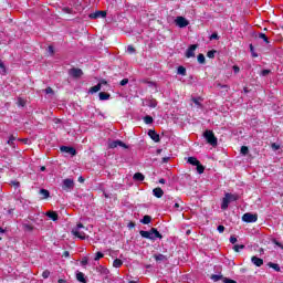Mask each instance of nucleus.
<instances>
[{
  "label": "nucleus",
  "instance_id": "7ed1b4c3",
  "mask_svg": "<svg viewBox=\"0 0 283 283\" xmlns=\"http://www.w3.org/2000/svg\"><path fill=\"white\" fill-rule=\"evenodd\" d=\"M203 138H206L208 145H211L212 147L218 146V138L212 130H206L203 133Z\"/></svg>",
  "mask_w": 283,
  "mask_h": 283
},
{
  "label": "nucleus",
  "instance_id": "603ef678",
  "mask_svg": "<svg viewBox=\"0 0 283 283\" xmlns=\"http://www.w3.org/2000/svg\"><path fill=\"white\" fill-rule=\"evenodd\" d=\"M230 242H231V244H235V242H238V238L230 237Z\"/></svg>",
  "mask_w": 283,
  "mask_h": 283
},
{
  "label": "nucleus",
  "instance_id": "0e129e2a",
  "mask_svg": "<svg viewBox=\"0 0 283 283\" xmlns=\"http://www.w3.org/2000/svg\"><path fill=\"white\" fill-rule=\"evenodd\" d=\"M78 182H85V179L83 177H78Z\"/></svg>",
  "mask_w": 283,
  "mask_h": 283
},
{
  "label": "nucleus",
  "instance_id": "9b49d317",
  "mask_svg": "<svg viewBox=\"0 0 283 283\" xmlns=\"http://www.w3.org/2000/svg\"><path fill=\"white\" fill-rule=\"evenodd\" d=\"M69 74L70 76H73V78H81V76H83V71L81 69H71Z\"/></svg>",
  "mask_w": 283,
  "mask_h": 283
},
{
  "label": "nucleus",
  "instance_id": "1a4fd4ad",
  "mask_svg": "<svg viewBox=\"0 0 283 283\" xmlns=\"http://www.w3.org/2000/svg\"><path fill=\"white\" fill-rule=\"evenodd\" d=\"M108 147L111 149H116V147H123L124 149H127V145L120 140H114L108 144Z\"/></svg>",
  "mask_w": 283,
  "mask_h": 283
},
{
  "label": "nucleus",
  "instance_id": "6ab92c4d",
  "mask_svg": "<svg viewBox=\"0 0 283 283\" xmlns=\"http://www.w3.org/2000/svg\"><path fill=\"white\" fill-rule=\"evenodd\" d=\"M268 266H270V269H273L277 273H280V271H281L280 264H277V263L270 262V263H268Z\"/></svg>",
  "mask_w": 283,
  "mask_h": 283
},
{
  "label": "nucleus",
  "instance_id": "4d7b16f0",
  "mask_svg": "<svg viewBox=\"0 0 283 283\" xmlns=\"http://www.w3.org/2000/svg\"><path fill=\"white\" fill-rule=\"evenodd\" d=\"M210 39H211V41H213L214 39H218V33H212Z\"/></svg>",
  "mask_w": 283,
  "mask_h": 283
},
{
  "label": "nucleus",
  "instance_id": "c03bdc74",
  "mask_svg": "<svg viewBox=\"0 0 283 283\" xmlns=\"http://www.w3.org/2000/svg\"><path fill=\"white\" fill-rule=\"evenodd\" d=\"M127 52H128L129 54H134V53L136 52V50L134 49V46L128 45Z\"/></svg>",
  "mask_w": 283,
  "mask_h": 283
},
{
  "label": "nucleus",
  "instance_id": "5701e85b",
  "mask_svg": "<svg viewBox=\"0 0 283 283\" xmlns=\"http://www.w3.org/2000/svg\"><path fill=\"white\" fill-rule=\"evenodd\" d=\"M115 269H120L123 266V261L120 259H115L113 262Z\"/></svg>",
  "mask_w": 283,
  "mask_h": 283
},
{
  "label": "nucleus",
  "instance_id": "a211bd4d",
  "mask_svg": "<svg viewBox=\"0 0 283 283\" xmlns=\"http://www.w3.org/2000/svg\"><path fill=\"white\" fill-rule=\"evenodd\" d=\"M46 216H48V218L53 220V222H56V220H59V214H56V212H54V211L46 212Z\"/></svg>",
  "mask_w": 283,
  "mask_h": 283
},
{
  "label": "nucleus",
  "instance_id": "3c124183",
  "mask_svg": "<svg viewBox=\"0 0 283 283\" xmlns=\"http://www.w3.org/2000/svg\"><path fill=\"white\" fill-rule=\"evenodd\" d=\"M192 103H195V105H197V107H200V99L192 98Z\"/></svg>",
  "mask_w": 283,
  "mask_h": 283
},
{
  "label": "nucleus",
  "instance_id": "338daca9",
  "mask_svg": "<svg viewBox=\"0 0 283 283\" xmlns=\"http://www.w3.org/2000/svg\"><path fill=\"white\" fill-rule=\"evenodd\" d=\"M160 185H165V179L159 180Z\"/></svg>",
  "mask_w": 283,
  "mask_h": 283
},
{
  "label": "nucleus",
  "instance_id": "c85d7f7f",
  "mask_svg": "<svg viewBox=\"0 0 283 283\" xmlns=\"http://www.w3.org/2000/svg\"><path fill=\"white\" fill-rule=\"evenodd\" d=\"M197 60H198V63H200L201 65L205 64V54L200 53L198 56H197Z\"/></svg>",
  "mask_w": 283,
  "mask_h": 283
},
{
  "label": "nucleus",
  "instance_id": "cd10ccee",
  "mask_svg": "<svg viewBox=\"0 0 283 283\" xmlns=\"http://www.w3.org/2000/svg\"><path fill=\"white\" fill-rule=\"evenodd\" d=\"M151 222V217L150 216H145L142 220L143 224H149Z\"/></svg>",
  "mask_w": 283,
  "mask_h": 283
},
{
  "label": "nucleus",
  "instance_id": "9d476101",
  "mask_svg": "<svg viewBox=\"0 0 283 283\" xmlns=\"http://www.w3.org/2000/svg\"><path fill=\"white\" fill-rule=\"evenodd\" d=\"M60 151L63 154H70V156H76V149H74V147L62 146Z\"/></svg>",
  "mask_w": 283,
  "mask_h": 283
},
{
  "label": "nucleus",
  "instance_id": "20e7f679",
  "mask_svg": "<svg viewBox=\"0 0 283 283\" xmlns=\"http://www.w3.org/2000/svg\"><path fill=\"white\" fill-rule=\"evenodd\" d=\"M233 201H235V197L231 193H226V196L221 202V209L223 211H227V209H229V205H231V202H233Z\"/></svg>",
  "mask_w": 283,
  "mask_h": 283
},
{
  "label": "nucleus",
  "instance_id": "37998d69",
  "mask_svg": "<svg viewBox=\"0 0 283 283\" xmlns=\"http://www.w3.org/2000/svg\"><path fill=\"white\" fill-rule=\"evenodd\" d=\"M211 280H213L214 282H218V281L222 280V275H212Z\"/></svg>",
  "mask_w": 283,
  "mask_h": 283
},
{
  "label": "nucleus",
  "instance_id": "79ce46f5",
  "mask_svg": "<svg viewBox=\"0 0 283 283\" xmlns=\"http://www.w3.org/2000/svg\"><path fill=\"white\" fill-rule=\"evenodd\" d=\"M208 59H213L216 56V51H209L207 53Z\"/></svg>",
  "mask_w": 283,
  "mask_h": 283
},
{
  "label": "nucleus",
  "instance_id": "09e8293b",
  "mask_svg": "<svg viewBox=\"0 0 283 283\" xmlns=\"http://www.w3.org/2000/svg\"><path fill=\"white\" fill-rule=\"evenodd\" d=\"M127 83H129V80H128V78H124V80L120 81L119 84H120L122 86H125V85H127Z\"/></svg>",
  "mask_w": 283,
  "mask_h": 283
},
{
  "label": "nucleus",
  "instance_id": "f8f14e48",
  "mask_svg": "<svg viewBox=\"0 0 283 283\" xmlns=\"http://www.w3.org/2000/svg\"><path fill=\"white\" fill-rule=\"evenodd\" d=\"M144 105H146V107H150V108H156L158 107V101L154 99V98H148L144 102Z\"/></svg>",
  "mask_w": 283,
  "mask_h": 283
},
{
  "label": "nucleus",
  "instance_id": "4be33fe9",
  "mask_svg": "<svg viewBox=\"0 0 283 283\" xmlns=\"http://www.w3.org/2000/svg\"><path fill=\"white\" fill-rule=\"evenodd\" d=\"M133 178L134 180H138L139 182H143V180H145V176L140 172H136Z\"/></svg>",
  "mask_w": 283,
  "mask_h": 283
},
{
  "label": "nucleus",
  "instance_id": "774afa93",
  "mask_svg": "<svg viewBox=\"0 0 283 283\" xmlns=\"http://www.w3.org/2000/svg\"><path fill=\"white\" fill-rule=\"evenodd\" d=\"M40 170H41V171H45V166H42V167L40 168Z\"/></svg>",
  "mask_w": 283,
  "mask_h": 283
},
{
  "label": "nucleus",
  "instance_id": "69168bd1",
  "mask_svg": "<svg viewBox=\"0 0 283 283\" xmlns=\"http://www.w3.org/2000/svg\"><path fill=\"white\" fill-rule=\"evenodd\" d=\"M57 282H59V283H65V280L59 279Z\"/></svg>",
  "mask_w": 283,
  "mask_h": 283
},
{
  "label": "nucleus",
  "instance_id": "2f4dec72",
  "mask_svg": "<svg viewBox=\"0 0 283 283\" xmlns=\"http://www.w3.org/2000/svg\"><path fill=\"white\" fill-rule=\"evenodd\" d=\"M40 195L43 196V198H50V191L45 189H41Z\"/></svg>",
  "mask_w": 283,
  "mask_h": 283
},
{
  "label": "nucleus",
  "instance_id": "c756f323",
  "mask_svg": "<svg viewBox=\"0 0 283 283\" xmlns=\"http://www.w3.org/2000/svg\"><path fill=\"white\" fill-rule=\"evenodd\" d=\"M18 107H25V99L23 97H18Z\"/></svg>",
  "mask_w": 283,
  "mask_h": 283
},
{
  "label": "nucleus",
  "instance_id": "5fc2aeb1",
  "mask_svg": "<svg viewBox=\"0 0 283 283\" xmlns=\"http://www.w3.org/2000/svg\"><path fill=\"white\" fill-rule=\"evenodd\" d=\"M48 52H49V54H54V48L53 46H49L48 48Z\"/></svg>",
  "mask_w": 283,
  "mask_h": 283
},
{
  "label": "nucleus",
  "instance_id": "7c9ffc66",
  "mask_svg": "<svg viewBox=\"0 0 283 283\" xmlns=\"http://www.w3.org/2000/svg\"><path fill=\"white\" fill-rule=\"evenodd\" d=\"M155 260L157 262H163L164 260H166L165 254H156Z\"/></svg>",
  "mask_w": 283,
  "mask_h": 283
},
{
  "label": "nucleus",
  "instance_id": "e433bc0d",
  "mask_svg": "<svg viewBox=\"0 0 283 283\" xmlns=\"http://www.w3.org/2000/svg\"><path fill=\"white\" fill-rule=\"evenodd\" d=\"M241 154H242L243 156H247V154H249V147L242 146V147H241Z\"/></svg>",
  "mask_w": 283,
  "mask_h": 283
},
{
  "label": "nucleus",
  "instance_id": "8fccbe9b",
  "mask_svg": "<svg viewBox=\"0 0 283 283\" xmlns=\"http://www.w3.org/2000/svg\"><path fill=\"white\" fill-rule=\"evenodd\" d=\"M217 231H219V233H224V226H219Z\"/></svg>",
  "mask_w": 283,
  "mask_h": 283
},
{
  "label": "nucleus",
  "instance_id": "f704fd0d",
  "mask_svg": "<svg viewBox=\"0 0 283 283\" xmlns=\"http://www.w3.org/2000/svg\"><path fill=\"white\" fill-rule=\"evenodd\" d=\"M0 74H6V65L3 64V61L0 60Z\"/></svg>",
  "mask_w": 283,
  "mask_h": 283
},
{
  "label": "nucleus",
  "instance_id": "f03ea898",
  "mask_svg": "<svg viewBox=\"0 0 283 283\" xmlns=\"http://www.w3.org/2000/svg\"><path fill=\"white\" fill-rule=\"evenodd\" d=\"M85 231H87V228H85V226H83L82 223H77L76 227L72 229V234L80 240H85V238H87Z\"/></svg>",
  "mask_w": 283,
  "mask_h": 283
},
{
  "label": "nucleus",
  "instance_id": "ea45409f",
  "mask_svg": "<svg viewBox=\"0 0 283 283\" xmlns=\"http://www.w3.org/2000/svg\"><path fill=\"white\" fill-rule=\"evenodd\" d=\"M233 249H234V251L238 253V252L241 251V249H244V245H239V244H237V245L233 247Z\"/></svg>",
  "mask_w": 283,
  "mask_h": 283
},
{
  "label": "nucleus",
  "instance_id": "bf43d9fd",
  "mask_svg": "<svg viewBox=\"0 0 283 283\" xmlns=\"http://www.w3.org/2000/svg\"><path fill=\"white\" fill-rule=\"evenodd\" d=\"M63 258H70V252L65 251V252L63 253Z\"/></svg>",
  "mask_w": 283,
  "mask_h": 283
},
{
  "label": "nucleus",
  "instance_id": "864d4df0",
  "mask_svg": "<svg viewBox=\"0 0 283 283\" xmlns=\"http://www.w3.org/2000/svg\"><path fill=\"white\" fill-rule=\"evenodd\" d=\"M223 283H238L231 279H223Z\"/></svg>",
  "mask_w": 283,
  "mask_h": 283
},
{
  "label": "nucleus",
  "instance_id": "393cba45",
  "mask_svg": "<svg viewBox=\"0 0 283 283\" xmlns=\"http://www.w3.org/2000/svg\"><path fill=\"white\" fill-rule=\"evenodd\" d=\"M96 92H101V84H97L90 88L91 94H96Z\"/></svg>",
  "mask_w": 283,
  "mask_h": 283
},
{
  "label": "nucleus",
  "instance_id": "a19ab883",
  "mask_svg": "<svg viewBox=\"0 0 283 283\" xmlns=\"http://www.w3.org/2000/svg\"><path fill=\"white\" fill-rule=\"evenodd\" d=\"M271 147H272L273 151H277V149H280V144L273 143L271 145Z\"/></svg>",
  "mask_w": 283,
  "mask_h": 283
},
{
  "label": "nucleus",
  "instance_id": "de8ad7c7",
  "mask_svg": "<svg viewBox=\"0 0 283 283\" xmlns=\"http://www.w3.org/2000/svg\"><path fill=\"white\" fill-rule=\"evenodd\" d=\"M268 74H271V70H263L261 72V76H268Z\"/></svg>",
  "mask_w": 283,
  "mask_h": 283
},
{
  "label": "nucleus",
  "instance_id": "72a5a7b5",
  "mask_svg": "<svg viewBox=\"0 0 283 283\" xmlns=\"http://www.w3.org/2000/svg\"><path fill=\"white\" fill-rule=\"evenodd\" d=\"M250 52H251L253 59H258V53H255V49L253 48V44H250Z\"/></svg>",
  "mask_w": 283,
  "mask_h": 283
},
{
  "label": "nucleus",
  "instance_id": "6e6d98bb",
  "mask_svg": "<svg viewBox=\"0 0 283 283\" xmlns=\"http://www.w3.org/2000/svg\"><path fill=\"white\" fill-rule=\"evenodd\" d=\"M52 93H53L52 87L45 88V94H52Z\"/></svg>",
  "mask_w": 283,
  "mask_h": 283
},
{
  "label": "nucleus",
  "instance_id": "bb28decb",
  "mask_svg": "<svg viewBox=\"0 0 283 283\" xmlns=\"http://www.w3.org/2000/svg\"><path fill=\"white\" fill-rule=\"evenodd\" d=\"M24 231H34V227L30 223H23Z\"/></svg>",
  "mask_w": 283,
  "mask_h": 283
},
{
  "label": "nucleus",
  "instance_id": "0eeeda50",
  "mask_svg": "<svg viewBox=\"0 0 283 283\" xmlns=\"http://www.w3.org/2000/svg\"><path fill=\"white\" fill-rule=\"evenodd\" d=\"M243 222H258V214L244 213L242 217Z\"/></svg>",
  "mask_w": 283,
  "mask_h": 283
},
{
  "label": "nucleus",
  "instance_id": "f3484780",
  "mask_svg": "<svg viewBox=\"0 0 283 283\" xmlns=\"http://www.w3.org/2000/svg\"><path fill=\"white\" fill-rule=\"evenodd\" d=\"M187 163H189V165H192L193 167H197V165H200V161L196 157H189L187 159Z\"/></svg>",
  "mask_w": 283,
  "mask_h": 283
},
{
  "label": "nucleus",
  "instance_id": "4c0bfd02",
  "mask_svg": "<svg viewBox=\"0 0 283 283\" xmlns=\"http://www.w3.org/2000/svg\"><path fill=\"white\" fill-rule=\"evenodd\" d=\"M259 39H263V41H264L265 43H269V38H268L266 34H264V33H260V34H259Z\"/></svg>",
  "mask_w": 283,
  "mask_h": 283
},
{
  "label": "nucleus",
  "instance_id": "dca6fc26",
  "mask_svg": "<svg viewBox=\"0 0 283 283\" xmlns=\"http://www.w3.org/2000/svg\"><path fill=\"white\" fill-rule=\"evenodd\" d=\"M153 193L155 198H163V196H165V191H163L161 188H155Z\"/></svg>",
  "mask_w": 283,
  "mask_h": 283
},
{
  "label": "nucleus",
  "instance_id": "a878e982",
  "mask_svg": "<svg viewBox=\"0 0 283 283\" xmlns=\"http://www.w3.org/2000/svg\"><path fill=\"white\" fill-rule=\"evenodd\" d=\"M144 123L146 124V125H151V123H154V117L153 116H145L144 117Z\"/></svg>",
  "mask_w": 283,
  "mask_h": 283
},
{
  "label": "nucleus",
  "instance_id": "473e14b6",
  "mask_svg": "<svg viewBox=\"0 0 283 283\" xmlns=\"http://www.w3.org/2000/svg\"><path fill=\"white\" fill-rule=\"evenodd\" d=\"M15 140H17V137H14V135H11L7 143H8V145H10L12 147L14 145Z\"/></svg>",
  "mask_w": 283,
  "mask_h": 283
},
{
  "label": "nucleus",
  "instance_id": "2eb2a0df",
  "mask_svg": "<svg viewBox=\"0 0 283 283\" xmlns=\"http://www.w3.org/2000/svg\"><path fill=\"white\" fill-rule=\"evenodd\" d=\"M251 262L254 264V266H262V264H264V260L258 256H252Z\"/></svg>",
  "mask_w": 283,
  "mask_h": 283
},
{
  "label": "nucleus",
  "instance_id": "4468645a",
  "mask_svg": "<svg viewBox=\"0 0 283 283\" xmlns=\"http://www.w3.org/2000/svg\"><path fill=\"white\" fill-rule=\"evenodd\" d=\"M148 136L151 138V140H154V143H160V135H158L156 130H148Z\"/></svg>",
  "mask_w": 283,
  "mask_h": 283
},
{
  "label": "nucleus",
  "instance_id": "c9c22d12",
  "mask_svg": "<svg viewBox=\"0 0 283 283\" xmlns=\"http://www.w3.org/2000/svg\"><path fill=\"white\" fill-rule=\"evenodd\" d=\"M197 171L198 174H205V167L200 163L197 165Z\"/></svg>",
  "mask_w": 283,
  "mask_h": 283
},
{
  "label": "nucleus",
  "instance_id": "680f3d73",
  "mask_svg": "<svg viewBox=\"0 0 283 283\" xmlns=\"http://www.w3.org/2000/svg\"><path fill=\"white\" fill-rule=\"evenodd\" d=\"M98 85H107V81L103 80Z\"/></svg>",
  "mask_w": 283,
  "mask_h": 283
},
{
  "label": "nucleus",
  "instance_id": "39448f33",
  "mask_svg": "<svg viewBox=\"0 0 283 283\" xmlns=\"http://www.w3.org/2000/svg\"><path fill=\"white\" fill-rule=\"evenodd\" d=\"M175 23L178 28H187V25H189V20H187L185 17H177L175 19Z\"/></svg>",
  "mask_w": 283,
  "mask_h": 283
},
{
  "label": "nucleus",
  "instance_id": "58836bf2",
  "mask_svg": "<svg viewBox=\"0 0 283 283\" xmlns=\"http://www.w3.org/2000/svg\"><path fill=\"white\" fill-rule=\"evenodd\" d=\"M42 277L44 280H48V277H50V271L49 270H44L43 273H42Z\"/></svg>",
  "mask_w": 283,
  "mask_h": 283
},
{
  "label": "nucleus",
  "instance_id": "13d9d810",
  "mask_svg": "<svg viewBox=\"0 0 283 283\" xmlns=\"http://www.w3.org/2000/svg\"><path fill=\"white\" fill-rule=\"evenodd\" d=\"M274 244H276V247H280V249H283V244L277 242V241H274Z\"/></svg>",
  "mask_w": 283,
  "mask_h": 283
},
{
  "label": "nucleus",
  "instance_id": "a18cd8bd",
  "mask_svg": "<svg viewBox=\"0 0 283 283\" xmlns=\"http://www.w3.org/2000/svg\"><path fill=\"white\" fill-rule=\"evenodd\" d=\"M101 258H104V254L102 252H97L95 254V260L98 261V260H101Z\"/></svg>",
  "mask_w": 283,
  "mask_h": 283
},
{
  "label": "nucleus",
  "instance_id": "f257e3e1",
  "mask_svg": "<svg viewBox=\"0 0 283 283\" xmlns=\"http://www.w3.org/2000/svg\"><path fill=\"white\" fill-rule=\"evenodd\" d=\"M139 235L146 240H157V238H163L156 228H151L149 231L140 230Z\"/></svg>",
  "mask_w": 283,
  "mask_h": 283
},
{
  "label": "nucleus",
  "instance_id": "ddd939ff",
  "mask_svg": "<svg viewBox=\"0 0 283 283\" xmlns=\"http://www.w3.org/2000/svg\"><path fill=\"white\" fill-rule=\"evenodd\" d=\"M105 17H107V12L105 11H97L90 14V19H105Z\"/></svg>",
  "mask_w": 283,
  "mask_h": 283
},
{
  "label": "nucleus",
  "instance_id": "6e6552de",
  "mask_svg": "<svg viewBox=\"0 0 283 283\" xmlns=\"http://www.w3.org/2000/svg\"><path fill=\"white\" fill-rule=\"evenodd\" d=\"M74 188V180L72 179H64L62 184V189L64 191H70V189Z\"/></svg>",
  "mask_w": 283,
  "mask_h": 283
},
{
  "label": "nucleus",
  "instance_id": "052dcab7",
  "mask_svg": "<svg viewBox=\"0 0 283 283\" xmlns=\"http://www.w3.org/2000/svg\"><path fill=\"white\" fill-rule=\"evenodd\" d=\"M148 85H149V87H156V83H154V82H149Z\"/></svg>",
  "mask_w": 283,
  "mask_h": 283
},
{
  "label": "nucleus",
  "instance_id": "412c9836",
  "mask_svg": "<svg viewBox=\"0 0 283 283\" xmlns=\"http://www.w3.org/2000/svg\"><path fill=\"white\" fill-rule=\"evenodd\" d=\"M76 280L78 281V282H83V283H86L87 281L85 280V274H83V272H78L77 274H76Z\"/></svg>",
  "mask_w": 283,
  "mask_h": 283
},
{
  "label": "nucleus",
  "instance_id": "49530a36",
  "mask_svg": "<svg viewBox=\"0 0 283 283\" xmlns=\"http://www.w3.org/2000/svg\"><path fill=\"white\" fill-rule=\"evenodd\" d=\"M232 70L234 72V74H239L240 73V66H238V65H233Z\"/></svg>",
  "mask_w": 283,
  "mask_h": 283
},
{
  "label": "nucleus",
  "instance_id": "aec40b11",
  "mask_svg": "<svg viewBox=\"0 0 283 283\" xmlns=\"http://www.w3.org/2000/svg\"><path fill=\"white\" fill-rule=\"evenodd\" d=\"M109 93L101 92L99 93V101H109Z\"/></svg>",
  "mask_w": 283,
  "mask_h": 283
},
{
  "label": "nucleus",
  "instance_id": "423d86ee",
  "mask_svg": "<svg viewBox=\"0 0 283 283\" xmlns=\"http://www.w3.org/2000/svg\"><path fill=\"white\" fill-rule=\"evenodd\" d=\"M196 50H198V44H191L186 51V59H193Z\"/></svg>",
  "mask_w": 283,
  "mask_h": 283
},
{
  "label": "nucleus",
  "instance_id": "b1692460",
  "mask_svg": "<svg viewBox=\"0 0 283 283\" xmlns=\"http://www.w3.org/2000/svg\"><path fill=\"white\" fill-rule=\"evenodd\" d=\"M177 74H180L181 76H187V69H185V66H179L177 69Z\"/></svg>",
  "mask_w": 283,
  "mask_h": 283
},
{
  "label": "nucleus",
  "instance_id": "e2e57ef3",
  "mask_svg": "<svg viewBox=\"0 0 283 283\" xmlns=\"http://www.w3.org/2000/svg\"><path fill=\"white\" fill-rule=\"evenodd\" d=\"M169 161V157H164L163 158V163H168Z\"/></svg>",
  "mask_w": 283,
  "mask_h": 283
}]
</instances>
